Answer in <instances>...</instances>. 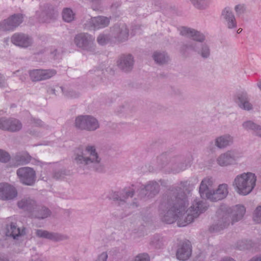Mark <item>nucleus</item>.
I'll return each mask as SVG.
<instances>
[{
    "label": "nucleus",
    "mask_w": 261,
    "mask_h": 261,
    "mask_svg": "<svg viewBox=\"0 0 261 261\" xmlns=\"http://www.w3.org/2000/svg\"><path fill=\"white\" fill-rule=\"evenodd\" d=\"M187 185V182H181L171 190L166 201L161 204L160 216L163 222L168 224L177 222L179 226L184 227L206 210L207 204L197 199L187 209L189 204Z\"/></svg>",
    "instance_id": "1"
},
{
    "label": "nucleus",
    "mask_w": 261,
    "mask_h": 261,
    "mask_svg": "<svg viewBox=\"0 0 261 261\" xmlns=\"http://www.w3.org/2000/svg\"><path fill=\"white\" fill-rule=\"evenodd\" d=\"M74 161L83 170H93L101 172L103 169L101 159L93 145L86 146L84 150L76 155Z\"/></svg>",
    "instance_id": "2"
},
{
    "label": "nucleus",
    "mask_w": 261,
    "mask_h": 261,
    "mask_svg": "<svg viewBox=\"0 0 261 261\" xmlns=\"http://www.w3.org/2000/svg\"><path fill=\"white\" fill-rule=\"evenodd\" d=\"M136 187H139L140 191L139 194L141 198L147 197L151 198L159 192L160 186L156 181H150L146 186L132 185V187L125 188L119 193H117L116 197L114 198L117 200L125 201L128 197H132Z\"/></svg>",
    "instance_id": "3"
},
{
    "label": "nucleus",
    "mask_w": 261,
    "mask_h": 261,
    "mask_svg": "<svg viewBox=\"0 0 261 261\" xmlns=\"http://www.w3.org/2000/svg\"><path fill=\"white\" fill-rule=\"evenodd\" d=\"M257 176L251 172L237 175L232 182L235 191L240 195L246 196L251 193L256 184Z\"/></svg>",
    "instance_id": "4"
},
{
    "label": "nucleus",
    "mask_w": 261,
    "mask_h": 261,
    "mask_svg": "<svg viewBox=\"0 0 261 261\" xmlns=\"http://www.w3.org/2000/svg\"><path fill=\"white\" fill-rule=\"evenodd\" d=\"M246 212V208L243 205H237L234 206L231 211V215L229 213H224L222 217L218 220V222L212 226L211 229L214 231H220L226 228L230 224V218H231V223L241 220L244 217Z\"/></svg>",
    "instance_id": "5"
},
{
    "label": "nucleus",
    "mask_w": 261,
    "mask_h": 261,
    "mask_svg": "<svg viewBox=\"0 0 261 261\" xmlns=\"http://www.w3.org/2000/svg\"><path fill=\"white\" fill-rule=\"evenodd\" d=\"M94 41L95 37L86 33H79L74 38V43L77 47L92 54L96 50Z\"/></svg>",
    "instance_id": "6"
},
{
    "label": "nucleus",
    "mask_w": 261,
    "mask_h": 261,
    "mask_svg": "<svg viewBox=\"0 0 261 261\" xmlns=\"http://www.w3.org/2000/svg\"><path fill=\"white\" fill-rule=\"evenodd\" d=\"M59 14L57 8L48 4L41 7L36 13V17L40 22H49L55 19Z\"/></svg>",
    "instance_id": "7"
},
{
    "label": "nucleus",
    "mask_w": 261,
    "mask_h": 261,
    "mask_svg": "<svg viewBox=\"0 0 261 261\" xmlns=\"http://www.w3.org/2000/svg\"><path fill=\"white\" fill-rule=\"evenodd\" d=\"M180 51L185 56L188 55L190 51H197L203 58H208L211 52L210 47L207 44H202L199 48L198 44L193 42L184 44L181 47Z\"/></svg>",
    "instance_id": "8"
},
{
    "label": "nucleus",
    "mask_w": 261,
    "mask_h": 261,
    "mask_svg": "<svg viewBox=\"0 0 261 261\" xmlns=\"http://www.w3.org/2000/svg\"><path fill=\"white\" fill-rule=\"evenodd\" d=\"M241 154L236 150H229L220 154L216 159L217 163L221 167L234 165L240 158Z\"/></svg>",
    "instance_id": "9"
},
{
    "label": "nucleus",
    "mask_w": 261,
    "mask_h": 261,
    "mask_svg": "<svg viewBox=\"0 0 261 261\" xmlns=\"http://www.w3.org/2000/svg\"><path fill=\"white\" fill-rule=\"evenodd\" d=\"M17 175L20 181L25 185L32 186L36 181V172L29 167H21L17 169Z\"/></svg>",
    "instance_id": "10"
},
{
    "label": "nucleus",
    "mask_w": 261,
    "mask_h": 261,
    "mask_svg": "<svg viewBox=\"0 0 261 261\" xmlns=\"http://www.w3.org/2000/svg\"><path fill=\"white\" fill-rule=\"evenodd\" d=\"M23 20V15L21 14H15L7 19L0 22L1 31H13L19 26Z\"/></svg>",
    "instance_id": "11"
},
{
    "label": "nucleus",
    "mask_w": 261,
    "mask_h": 261,
    "mask_svg": "<svg viewBox=\"0 0 261 261\" xmlns=\"http://www.w3.org/2000/svg\"><path fill=\"white\" fill-rule=\"evenodd\" d=\"M110 18L103 16L91 17L86 20L84 24V28L87 30H98L108 26Z\"/></svg>",
    "instance_id": "12"
},
{
    "label": "nucleus",
    "mask_w": 261,
    "mask_h": 261,
    "mask_svg": "<svg viewBox=\"0 0 261 261\" xmlns=\"http://www.w3.org/2000/svg\"><path fill=\"white\" fill-rule=\"evenodd\" d=\"M56 71L54 69H37L29 71L31 80L33 82L46 80L56 75Z\"/></svg>",
    "instance_id": "13"
},
{
    "label": "nucleus",
    "mask_w": 261,
    "mask_h": 261,
    "mask_svg": "<svg viewBox=\"0 0 261 261\" xmlns=\"http://www.w3.org/2000/svg\"><path fill=\"white\" fill-rule=\"evenodd\" d=\"M221 16L224 24L228 29L234 30L237 28V21L231 8L229 7L224 8Z\"/></svg>",
    "instance_id": "14"
},
{
    "label": "nucleus",
    "mask_w": 261,
    "mask_h": 261,
    "mask_svg": "<svg viewBox=\"0 0 261 261\" xmlns=\"http://www.w3.org/2000/svg\"><path fill=\"white\" fill-rule=\"evenodd\" d=\"M17 196V191L12 185L7 182L0 183V199L3 200L13 199Z\"/></svg>",
    "instance_id": "15"
},
{
    "label": "nucleus",
    "mask_w": 261,
    "mask_h": 261,
    "mask_svg": "<svg viewBox=\"0 0 261 261\" xmlns=\"http://www.w3.org/2000/svg\"><path fill=\"white\" fill-rule=\"evenodd\" d=\"M215 181L211 177H206L202 179L199 186V193L202 198L209 199L213 192Z\"/></svg>",
    "instance_id": "16"
},
{
    "label": "nucleus",
    "mask_w": 261,
    "mask_h": 261,
    "mask_svg": "<svg viewBox=\"0 0 261 261\" xmlns=\"http://www.w3.org/2000/svg\"><path fill=\"white\" fill-rule=\"evenodd\" d=\"M112 36L119 42L126 41L128 37V30L125 24H115L111 29Z\"/></svg>",
    "instance_id": "17"
},
{
    "label": "nucleus",
    "mask_w": 261,
    "mask_h": 261,
    "mask_svg": "<svg viewBox=\"0 0 261 261\" xmlns=\"http://www.w3.org/2000/svg\"><path fill=\"white\" fill-rule=\"evenodd\" d=\"M22 128V124L16 119L0 118V129L11 132H16Z\"/></svg>",
    "instance_id": "18"
},
{
    "label": "nucleus",
    "mask_w": 261,
    "mask_h": 261,
    "mask_svg": "<svg viewBox=\"0 0 261 261\" xmlns=\"http://www.w3.org/2000/svg\"><path fill=\"white\" fill-rule=\"evenodd\" d=\"M179 32L180 35L192 38L193 40L197 42H203L206 39L204 34L192 28L182 27L180 28Z\"/></svg>",
    "instance_id": "19"
},
{
    "label": "nucleus",
    "mask_w": 261,
    "mask_h": 261,
    "mask_svg": "<svg viewBox=\"0 0 261 261\" xmlns=\"http://www.w3.org/2000/svg\"><path fill=\"white\" fill-rule=\"evenodd\" d=\"M11 41L16 46L22 48H27L32 44V39L28 35L22 33H16L14 34Z\"/></svg>",
    "instance_id": "20"
},
{
    "label": "nucleus",
    "mask_w": 261,
    "mask_h": 261,
    "mask_svg": "<svg viewBox=\"0 0 261 261\" xmlns=\"http://www.w3.org/2000/svg\"><path fill=\"white\" fill-rule=\"evenodd\" d=\"M234 100L238 106L243 110L250 111L253 109V105L250 102V98L246 92L237 94L234 97Z\"/></svg>",
    "instance_id": "21"
},
{
    "label": "nucleus",
    "mask_w": 261,
    "mask_h": 261,
    "mask_svg": "<svg viewBox=\"0 0 261 261\" xmlns=\"http://www.w3.org/2000/svg\"><path fill=\"white\" fill-rule=\"evenodd\" d=\"M35 234L39 238H44L55 242L61 241L67 239V237L65 235L56 232H49L42 229L36 230Z\"/></svg>",
    "instance_id": "22"
},
{
    "label": "nucleus",
    "mask_w": 261,
    "mask_h": 261,
    "mask_svg": "<svg viewBox=\"0 0 261 261\" xmlns=\"http://www.w3.org/2000/svg\"><path fill=\"white\" fill-rule=\"evenodd\" d=\"M134 63V58L130 54L122 55L117 61L118 67L125 72L129 71L132 69Z\"/></svg>",
    "instance_id": "23"
},
{
    "label": "nucleus",
    "mask_w": 261,
    "mask_h": 261,
    "mask_svg": "<svg viewBox=\"0 0 261 261\" xmlns=\"http://www.w3.org/2000/svg\"><path fill=\"white\" fill-rule=\"evenodd\" d=\"M192 248L190 242H183L180 244L176 251L177 258L181 260L188 259L191 255Z\"/></svg>",
    "instance_id": "24"
},
{
    "label": "nucleus",
    "mask_w": 261,
    "mask_h": 261,
    "mask_svg": "<svg viewBox=\"0 0 261 261\" xmlns=\"http://www.w3.org/2000/svg\"><path fill=\"white\" fill-rule=\"evenodd\" d=\"M228 193L227 185L225 184L220 185L216 190H213L211 196L209 197V200L212 201L220 200L225 198Z\"/></svg>",
    "instance_id": "25"
},
{
    "label": "nucleus",
    "mask_w": 261,
    "mask_h": 261,
    "mask_svg": "<svg viewBox=\"0 0 261 261\" xmlns=\"http://www.w3.org/2000/svg\"><path fill=\"white\" fill-rule=\"evenodd\" d=\"M31 156L28 152H19L17 153L15 156L10 161V164L12 166L17 167L28 164L31 161Z\"/></svg>",
    "instance_id": "26"
},
{
    "label": "nucleus",
    "mask_w": 261,
    "mask_h": 261,
    "mask_svg": "<svg viewBox=\"0 0 261 261\" xmlns=\"http://www.w3.org/2000/svg\"><path fill=\"white\" fill-rule=\"evenodd\" d=\"M233 142V138L229 134L219 136L215 139V144L219 149H224L230 146Z\"/></svg>",
    "instance_id": "27"
},
{
    "label": "nucleus",
    "mask_w": 261,
    "mask_h": 261,
    "mask_svg": "<svg viewBox=\"0 0 261 261\" xmlns=\"http://www.w3.org/2000/svg\"><path fill=\"white\" fill-rule=\"evenodd\" d=\"M32 215L33 217L38 219H44L50 215L49 210L45 207L35 206L34 207L32 211Z\"/></svg>",
    "instance_id": "28"
},
{
    "label": "nucleus",
    "mask_w": 261,
    "mask_h": 261,
    "mask_svg": "<svg viewBox=\"0 0 261 261\" xmlns=\"http://www.w3.org/2000/svg\"><path fill=\"white\" fill-rule=\"evenodd\" d=\"M24 233V229H20V228L17 227L14 223H12L9 226L7 227L6 235L9 237H11L13 239H16L17 237L22 235Z\"/></svg>",
    "instance_id": "29"
},
{
    "label": "nucleus",
    "mask_w": 261,
    "mask_h": 261,
    "mask_svg": "<svg viewBox=\"0 0 261 261\" xmlns=\"http://www.w3.org/2000/svg\"><path fill=\"white\" fill-rule=\"evenodd\" d=\"M192 6L197 10L203 11L208 9L212 0H189Z\"/></svg>",
    "instance_id": "30"
},
{
    "label": "nucleus",
    "mask_w": 261,
    "mask_h": 261,
    "mask_svg": "<svg viewBox=\"0 0 261 261\" xmlns=\"http://www.w3.org/2000/svg\"><path fill=\"white\" fill-rule=\"evenodd\" d=\"M17 204L19 208L32 212L35 206V202L31 199H23L18 201Z\"/></svg>",
    "instance_id": "31"
},
{
    "label": "nucleus",
    "mask_w": 261,
    "mask_h": 261,
    "mask_svg": "<svg viewBox=\"0 0 261 261\" xmlns=\"http://www.w3.org/2000/svg\"><path fill=\"white\" fill-rule=\"evenodd\" d=\"M153 58L156 63L161 65L167 63L169 60L168 55L165 52H155Z\"/></svg>",
    "instance_id": "32"
},
{
    "label": "nucleus",
    "mask_w": 261,
    "mask_h": 261,
    "mask_svg": "<svg viewBox=\"0 0 261 261\" xmlns=\"http://www.w3.org/2000/svg\"><path fill=\"white\" fill-rule=\"evenodd\" d=\"M86 124L87 130L89 131H93L97 129L99 127V123L97 120L94 117L87 115Z\"/></svg>",
    "instance_id": "33"
},
{
    "label": "nucleus",
    "mask_w": 261,
    "mask_h": 261,
    "mask_svg": "<svg viewBox=\"0 0 261 261\" xmlns=\"http://www.w3.org/2000/svg\"><path fill=\"white\" fill-rule=\"evenodd\" d=\"M87 115L77 117L75 120V127L79 129L87 130Z\"/></svg>",
    "instance_id": "34"
},
{
    "label": "nucleus",
    "mask_w": 261,
    "mask_h": 261,
    "mask_svg": "<svg viewBox=\"0 0 261 261\" xmlns=\"http://www.w3.org/2000/svg\"><path fill=\"white\" fill-rule=\"evenodd\" d=\"M75 14L70 8H65L62 12L63 20L67 22L72 21L74 18Z\"/></svg>",
    "instance_id": "35"
},
{
    "label": "nucleus",
    "mask_w": 261,
    "mask_h": 261,
    "mask_svg": "<svg viewBox=\"0 0 261 261\" xmlns=\"http://www.w3.org/2000/svg\"><path fill=\"white\" fill-rule=\"evenodd\" d=\"M253 220L257 223H261V204L257 206L254 211Z\"/></svg>",
    "instance_id": "36"
},
{
    "label": "nucleus",
    "mask_w": 261,
    "mask_h": 261,
    "mask_svg": "<svg viewBox=\"0 0 261 261\" xmlns=\"http://www.w3.org/2000/svg\"><path fill=\"white\" fill-rule=\"evenodd\" d=\"M252 247L251 241L244 240L238 243L237 247L240 250L248 249Z\"/></svg>",
    "instance_id": "37"
},
{
    "label": "nucleus",
    "mask_w": 261,
    "mask_h": 261,
    "mask_svg": "<svg viewBox=\"0 0 261 261\" xmlns=\"http://www.w3.org/2000/svg\"><path fill=\"white\" fill-rule=\"evenodd\" d=\"M257 125V124L249 120L244 122L242 124V126L245 129L247 130H252L253 133Z\"/></svg>",
    "instance_id": "38"
},
{
    "label": "nucleus",
    "mask_w": 261,
    "mask_h": 261,
    "mask_svg": "<svg viewBox=\"0 0 261 261\" xmlns=\"http://www.w3.org/2000/svg\"><path fill=\"white\" fill-rule=\"evenodd\" d=\"M110 38L107 35L101 34L97 38V41L100 45H105L110 41Z\"/></svg>",
    "instance_id": "39"
},
{
    "label": "nucleus",
    "mask_w": 261,
    "mask_h": 261,
    "mask_svg": "<svg viewBox=\"0 0 261 261\" xmlns=\"http://www.w3.org/2000/svg\"><path fill=\"white\" fill-rule=\"evenodd\" d=\"M187 168V165L182 163H176L173 166V171L175 173H178L185 170Z\"/></svg>",
    "instance_id": "40"
},
{
    "label": "nucleus",
    "mask_w": 261,
    "mask_h": 261,
    "mask_svg": "<svg viewBox=\"0 0 261 261\" xmlns=\"http://www.w3.org/2000/svg\"><path fill=\"white\" fill-rule=\"evenodd\" d=\"M132 261H150V257L146 253L137 255Z\"/></svg>",
    "instance_id": "41"
},
{
    "label": "nucleus",
    "mask_w": 261,
    "mask_h": 261,
    "mask_svg": "<svg viewBox=\"0 0 261 261\" xmlns=\"http://www.w3.org/2000/svg\"><path fill=\"white\" fill-rule=\"evenodd\" d=\"M234 11L238 16L243 14L245 11V7L244 5L239 4L234 7Z\"/></svg>",
    "instance_id": "42"
},
{
    "label": "nucleus",
    "mask_w": 261,
    "mask_h": 261,
    "mask_svg": "<svg viewBox=\"0 0 261 261\" xmlns=\"http://www.w3.org/2000/svg\"><path fill=\"white\" fill-rule=\"evenodd\" d=\"M9 160V154L7 152L0 149V162L5 163L7 162Z\"/></svg>",
    "instance_id": "43"
},
{
    "label": "nucleus",
    "mask_w": 261,
    "mask_h": 261,
    "mask_svg": "<svg viewBox=\"0 0 261 261\" xmlns=\"http://www.w3.org/2000/svg\"><path fill=\"white\" fill-rule=\"evenodd\" d=\"M65 175L64 172L62 171H58L55 172L53 174V177L56 179H59L62 178Z\"/></svg>",
    "instance_id": "44"
},
{
    "label": "nucleus",
    "mask_w": 261,
    "mask_h": 261,
    "mask_svg": "<svg viewBox=\"0 0 261 261\" xmlns=\"http://www.w3.org/2000/svg\"><path fill=\"white\" fill-rule=\"evenodd\" d=\"M107 258L108 254L107 252H103L98 256L96 261H107Z\"/></svg>",
    "instance_id": "45"
},
{
    "label": "nucleus",
    "mask_w": 261,
    "mask_h": 261,
    "mask_svg": "<svg viewBox=\"0 0 261 261\" xmlns=\"http://www.w3.org/2000/svg\"><path fill=\"white\" fill-rule=\"evenodd\" d=\"M253 134L254 136L261 138V126L260 125H257Z\"/></svg>",
    "instance_id": "46"
},
{
    "label": "nucleus",
    "mask_w": 261,
    "mask_h": 261,
    "mask_svg": "<svg viewBox=\"0 0 261 261\" xmlns=\"http://www.w3.org/2000/svg\"><path fill=\"white\" fill-rule=\"evenodd\" d=\"M7 86V83L5 82L4 77L0 74V87H5Z\"/></svg>",
    "instance_id": "47"
},
{
    "label": "nucleus",
    "mask_w": 261,
    "mask_h": 261,
    "mask_svg": "<svg viewBox=\"0 0 261 261\" xmlns=\"http://www.w3.org/2000/svg\"><path fill=\"white\" fill-rule=\"evenodd\" d=\"M158 161L160 162H163V163L161 164V167L163 168L166 165V158L164 156H161L159 159H158Z\"/></svg>",
    "instance_id": "48"
},
{
    "label": "nucleus",
    "mask_w": 261,
    "mask_h": 261,
    "mask_svg": "<svg viewBox=\"0 0 261 261\" xmlns=\"http://www.w3.org/2000/svg\"><path fill=\"white\" fill-rule=\"evenodd\" d=\"M34 123L36 126H41L43 124L42 121L39 119L34 120Z\"/></svg>",
    "instance_id": "49"
},
{
    "label": "nucleus",
    "mask_w": 261,
    "mask_h": 261,
    "mask_svg": "<svg viewBox=\"0 0 261 261\" xmlns=\"http://www.w3.org/2000/svg\"><path fill=\"white\" fill-rule=\"evenodd\" d=\"M93 71L94 72V73H95L96 75H100L101 73H102V71L101 70H90L89 71L90 73H92Z\"/></svg>",
    "instance_id": "50"
},
{
    "label": "nucleus",
    "mask_w": 261,
    "mask_h": 261,
    "mask_svg": "<svg viewBox=\"0 0 261 261\" xmlns=\"http://www.w3.org/2000/svg\"><path fill=\"white\" fill-rule=\"evenodd\" d=\"M250 261H261V255L253 257Z\"/></svg>",
    "instance_id": "51"
},
{
    "label": "nucleus",
    "mask_w": 261,
    "mask_h": 261,
    "mask_svg": "<svg viewBox=\"0 0 261 261\" xmlns=\"http://www.w3.org/2000/svg\"><path fill=\"white\" fill-rule=\"evenodd\" d=\"M220 261H236L234 259L230 257H224L222 258Z\"/></svg>",
    "instance_id": "52"
},
{
    "label": "nucleus",
    "mask_w": 261,
    "mask_h": 261,
    "mask_svg": "<svg viewBox=\"0 0 261 261\" xmlns=\"http://www.w3.org/2000/svg\"><path fill=\"white\" fill-rule=\"evenodd\" d=\"M90 2H91L93 4H96L98 5L100 4V0H89Z\"/></svg>",
    "instance_id": "53"
},
{
    "label": "nucleus",
    "mask_w": 261,
    "mask_h": 261,
    "mask_svg": "<svg viewBox=\"0 0 261 261\" xmlns=\"http://www.w3.org/2000/svg\"><path fill=\"white\" fill-rule=\"evenodd\" d=\"M0 261H9V260L6 257L0 256Z\"/></svg>",
    "instance_id": "54"
},
{
    "label": "nucleus",
    "mask_w": 261,
    "mask_h": 261,
    "mask_svg": "<svg viewBox=\"0 0 261 261\" xmlns=\"http://www.w3.org/2000/svg\"><path fill=\"white\" fill-rule=\"evenodd\" d=\"M258 87L259 88V89L261 91V81L259 82L257 84Z\"/></svg>",
    "instance_id": "55"
},
{
    "label": "nucleus",
    "mask_w": 261,
    "mask_h": 261,
    "mask_svg": "<svg viewBox=\"0 0 261 261\" xmlns=\"http://www.w3.org/2000/svg\"><path fill=\"white\" fill-rule=\"evenodd\" d=\"M242 30H242V29H241V28L237 30V33H238V34H240V33L242 32Z\"/></svg>",
    "instance_id": "56"
},
{
    "label": "nucleus",
    "mask_w": 261,
    "mask_h": 261,
    "mask_svg": "<svg viewBox=\"0 0 261 261\" xmlns=\"http://www.w3.org/2000/svg\"><path fill=\"white\" fill-rule=\"evenodd\" d=\"M43 164V163H42L40 161H38L37 162V165H40L41 166H42Z\"/></svg>",
    "instance_id": "57"
},
{
    "label": "nucleus",
    "mask_w": 261,
    "mask_h": 261,
    "mask_svg": "<svg viewBox=\"0 0 261 261\" xmlns=\"http://www.w3.org/2000/svg\"><path fill=\"white\" fill-rule=\"evenodd\" d=\"M70 96H71V97H76V96H72V95H71Z\"/></svg>",
    "instance_id": "58"
}]
</instances>
